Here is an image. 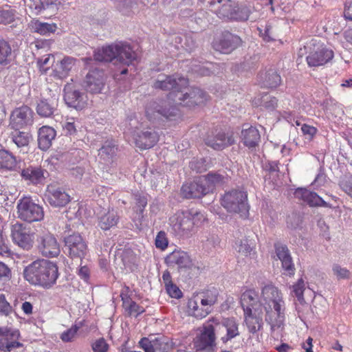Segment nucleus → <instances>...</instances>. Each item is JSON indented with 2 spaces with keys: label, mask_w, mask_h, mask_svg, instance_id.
<instances>
[{
  "label": "nucleus",
  "mask_w": 352,
  "mask_h": 352,
  "mask_svg": "<svg viewBox=\"0 0 352 352\" xmlns=\"http://www.w3.org/2000/svg\"><path fill=\"white\" fill-rule=\"evenodd\" d=\"M177 97V102L175 105H170L169 102L165 100L153 101L148 104L146 108V116L153 122H164L165 120H175L179 116V111L176 107L177 104H182L189 107L199 105L207 100V94L199 88L182 89L174 96Z\"/></svg>",
  "instance_id": "f257e3e1"
},
{
  "label": "nucleus",
  "mask_w": 352,
  "mask_h": 352,
  "mask_svg": "<svg viewBox=\"0 0 352 352\" xmlns=\"http://www.w3.org/2000/svg\"><path fill=\"white\" fill-rule=\"evenodd\" d=\"M260 304L265 311V320L272 331L283 327L285 302L280 291L273 284H267L261 288Z\"/></svg>",
  "instance_id": "f03ea898"
},
{
  "label": "nucleus",
  "mask_w": 352,
  "mask_h": 352,
  "mask_svg": "<svg viewBox=\"0 0 352 352\" xmlns=\"http://www.w3.org/2000/svg\"><path fill=\"white\" fill-rule=\"evenodd\" d=\"M25 279L30 284L50 288L55 284L58 276L56 265L46 259H39L25 267Z\"/></svg>",
  "instance_id": "7ed1b4c3"
},
{
  "label": "nucleus",
  "mask_w": 352,
  "mask_h": 352,
  "mask_svg": "<svg viewBox=\"0 0 352 352\" xmlns=\"http://www.w3.org/2000/svg\"><path fill=\"white\" fill-rule=\"evenodd\" d=\"M98 61L112 62L113 60L124 65H133L137 60L138 54L126 42H116L98 49L94 53Z\"/></svg>",
  "instance_id": "20e7f679"
},
{
  "label": "nucleus",
  "mask_w": 352,
  "mask_h": 352,
  "mask_svg": "<svg viewBox=\"0 0 352 352\" xmlns=\"http://www.w3.org/2000/svg\"><path fill=\"white\" fill-rule=\"evenodd\" d=\"M205 6L220 19L243 21L248 19L250 10L247 7H236L232 0H201Z\"/></svg>",
  "instance_id": "39448f33"
},
{
  "label": "nucleus",
  "mask_w": 352,
  "mask_h": 352,
  "mask_svg": "<svg viewBox=\"0 0 352 352\" xmlns=\"http://www.w3.org/2000/svg\"><path fill=\"white\" fill-rule=\"evenodd\" d=\"M203 217L198 212L191 210H179L169 218L170 231L179 237H189L192 235L197 224V219Z\"/></svg>",
  "instance_id": "423d86ee"
},
{
  "label": "nucleus",
  "mask_w": 352,
  "mask_h": 352,
  "mask_svg": "<svg viewBox=\"0 0 352 352\" xmlns=\"http://www.w3.org/2000/svg\"><path fill=\"white\" fill-rule=\"evenodd\" d=\"M128 132L131 135L135 146L140 149L153 147L159 140L157 133L153 129L145 128L135 118L129 120Z\"/></svg>",
  "instance_id": "0eeeda50"
},
{
  "label": "nucleus",
  "mask_w": 352,
  "mask_h": 352,
  "mask_svg": "<svg viewBox=\"0 0 352 352\" xmlns=\"http://www.w3.org/2000/svg\"><path fill=\"white\" fill-rule=\"evenodd\" d=\"M221 205L228 212L237 213L242 218L248 216L250 206L244 191L232 190L226 192L221 198Z\"/></svg>",
  "instance_id": "6e6552de"
},
{
  "label": "nucleus",
  "mask_w": 352,
  "mask_h": 352,
  "mask_svg": "<svg viewBox=\"0 0 352 352\" xmlns=\"http://www.w3.org/2000/svg\"><path fill=\"white\" fill-rule=\"evenodd\" d=\"M188 84V80L184 77L161 74L157 76V79L153 82V87L163 91L170 90L171 91L168 94V98L173 100L175 104H176L178 98L177 97L172 96L171 94L174 93V96L176 95L179 91H182V89H185Z\"/></svg>",
  "instance_id": "1a4fd4ad"
},
{
  "label": "nucleus",
  "mask_w": 352,
  "mask_h": 352,
  "mask_svg": "<svg viewBox=\"0 0 352 352\" xmlns=\"http://www.w3.org/2000/svg\"><path fill=\"white\" fill-rule=\"evenodd\" d=\"M13 243L24 250H30L34 243V232L28 224L16 222L11 226Z\"/></svg>",
  "instance_id": "9d476101"
},
{
  "label": "nucleus",
  "mask_w": 352,
  "mask_h": 352,
  "mask_svg": "<svg viewBox=\"0 0 352 352\" xmlns=\"http://www.w3.org/2000/svg\"><path fill=\"white\" fill-rule=\"evenodd\" d=\"M18 217L21 220L31 223L43 219V208L28 198H23L17 204Z\"/></svg>",
  "instance_id": "9b49d317"
},
{
  "label": "nucleus",
  "mask_w": 352,
  "mask_h": 352,
  "mask_svg": "<svg viewBox=\"0 0 352 352\" xmlns=\"http://www.w3.org/2000/svg\"><path fill=\"white\" fill-rule=\"evenodd\" d=\"M217 329L212 318L203 325L201 334L195 340V346L197 350L211 349L215 346Z\"/></svg>",
  "instance_id": "f8f14e48"
},
{
  "label": "nucleus",
  "mask_w": 352,
  "mask_h": 352,
  "mask_svg": "<svg viewBox=\"0 0 352 352\" xmlns=\"http://www.w3.org/2000/svg\"><path fill=\"white\" fill-rule=\"evenodd\" d=\"M167 265L172 267H176L179 272H187L198 270V268L194 265L192 259L187 252L176 250L173 251L166 258Z\"/></svg>",
  "instance_id": "ddd939ff"
},
{
  "label": "nucleus",
  "mask_w": 352,
  "mask_h": 352,
  "mask_svg": "<svg viewBox=\"0 0 352 352\" xmlns=\"http://www.w3.org/2000/svg\"><path fill=\"white\" fill-rule=\"evenodd\" d=\"M33 111L28 106L14 109L10 116L9 126L12 129H23L33 124Z\"/></svg>",
  "instance_id": "4468645a"
},
{
  "label": "nucleus",
  "mask_w": 352,
  "mask_h": 352,
  "mask_svg": "<svg viewBox=\"0 0 352 352\" xmlns=\"http://www.w3.org/2000/svg\"><path fill=\"white\" fill-rule=\"evenodd\" d=\"M65 248L69 256L72 258L82 259L87 252L85 241L79 234H73L64 239Z\"/></svg>",
  "instance_id": "2eb2a0df"
},
{
  "label": "nucleus",
  "mask_w": 352,
  "mask_h": 352,
  "mask_svg": "<svg viewBox=\"0 0 352 352\" xmlns=\"http://www.w3.org/2000/svg\"><path fill=\"white\" fill-rule=\"evenodd\" d=\"M39 252L45 257H56L60 254V245L55 236L48 232H43L37 239Z\"/></svg>",
  "instance_id": "dca6fc26"
},
{
  "label": "nucleus",
  "mask_w": 352,
  "mask_h": 352,
  "mask_svg": "<svg viewBox=\"0 0 352 352\" xmlns=\"http://www.w3.org/2000/svg\"><path fill=\"white\" fill-rule=\"evenodd\" d=\"M44 196L45 201L55 208L63 207L70 201V196L56 184L48 185Z\"/></svg>",
  "instance_id": "f3484780"
},
{
  "label": "nucleus",
  "mask_w": 352,
  "mask_h": 352,
  "mask_svg": "<svg viewBox=\"0 0 352 352\" xmlns=\"http://www.w3.org/2000/svg\"><path fill=\"white\" fill-rule=\"evenodd\" d=\"M212 319L217 329V335L221 336L223 342L226 343L239 334L238 324L234 318H224L221 322L216 318Z\"/></svg>",
  "instance_id": "a211bd4d"
},
{
  "label": "nucleus",
  "mask_w": 352,
  "mask_h": 352,
  "mask_svg": "<svg viewBox=\"0 0 352 352\" xmlns=\"http://www.w3.org/2000/svg\"><path fill=\"white\" fill-rule=\"evenodd\" d=\"M139 344L145 352H168L173 347L172 340L165 336H160L153 340L143 338Z\"/></svg>",
  "instance_id": "6ab92c4d"
},
{
  "label": "nucleus",
  "mask_w": 352,
  "mask_h": 352,
  "mask_svg": "<svg viewBox=\"0 0 352 352\" xmlns=\"http://www.w3.org/2000/svg\"><path fill=\"white\" fill-rule=\"evenodd\" d=\"M241 38L228 32H223L220 38L213 43V48L223 54H230L241 45Z\"/></svg>",
  "instance_id": "aec40b11"
},
{
  "label": "nucleus",
  "mask_w": 352,
  "mask_h": 352,
  "mask_svg": "<svg viewBox=\"0 0 352 352\" xmlns=\"http://www.w3.org/2000/svg\"><path fill=\"white\" fill-rule=\"evenodd\" d=\"M64 100L70 107L82 109L87 103V96L77 90L73 84L67 83L64 87Z\"/></svg>",
  "instance_id": "412c9836"
},
{
  "label": "nucleus",
  "mask_w": 352,
  "mask_h": 352,
  "mask_svg": "<svg viewBox=\"0 0 352 352\" xmlns=\"http://www.w3.org/2000/svg\"><path fill=\"white\" fill-rule=\"evenodd\" d=\"M104 86V74L102 70L94 69L89 71L84 80V87L91 94H99Z\"/></svg>",
  "instance_id": "4be33fe9"
},
{
  "label": "nucleus",
  "mask_w": 352,
  "mask_h": 352,
  "mask_svg": "<svg viewBox=\"0 0 352 352\" xmlns=\"http://www.w3.org/2000/svg\"><path fill=\"white\" fill-rule=\"evenodd\" d=\"M182 195L186 199H199L208 194L201 177L193 182L184 184L181 188Z\"/></svg>",
  "instance_id": "5701e85b"
},
{
  "label": "nucleus",
  "mask_w": 352,
  "mask_h": 352,
  "mask_svg": "<svg viewBox=\"0 0 352 352\" xmlns=\"http://www.w3.org/2000/svg\"><path fill=\"white\" fill-rule=\"evenodd\" d=\"M207 146L214 150H223L234 143L232 132L219 131L215 134L208 135L205 139Z\"/></svg>",
  "instance_id": "b1692460"
},
{
  "label": "nucleus",
  "mask_w": 352,
  "mask_h": 352,
  "mask_svg": "<svg viewBox=\"0 0 352 352\" xmlns=\"http://www.w3.org/2000/svg\"><path fill=\"white\" fill-rule=\"evenodd\" d=\"M19 337V331L0 327V350L10 351L21 346V343L17 341Z\"/></svg>",
  "instance_id": "393cba45"
},
{
  "label": "nucleus",
  "mask_w": 352,
  "mask_h": 352,
  "mask_svg": "<svg viewBox=\"0 0 352 352\" xmlns=\"http://www.w3.org/2000/svg\"><path fill=\"white\" fill-rule=\"evenodd\" d=\"M333 57V52L324 47L319 46L311 52L307 57V61L310 67L323 65Z\"/></svg>",
  "instance_id": "a878e982"
},
{
  "label": "nucleus",
  "mask_w": 352,
  "mask_h": 352,
  "mask_svg": "<svg viewBox=\"0 0 352 352\" xmlns=\"http://www.w3.org/2000/svg\"><path fill=\"white\" fill-rule=\"evenodd\" d=\"M275 250L276 256L281 261L284 274L289 276H293L296 268L287 247L285 245H275Z\"/></svg>",
  "instance_id": "bb28decb"
},
{
  "label": "nucleus",
  "mask_w": 352,
  "mask_h": 352,
  "mask_svg": "<svg viewBox=\"0 0 352 352\" xmlns=\"http://www.w3.org/2000/svg\"><path fill=\"white\" fill-rule=\"evenodd\" d=\"M187 308L188 315L197 319H202L212 311V308L202 303L195 296L188 300Z\"/></svg>",
  "instance_id": "cd10ccee"
},
{
  "label": "nucleus",
  "mask_w": 352,
  "mask_h": 352,
  "mask_svg": "<svg viewBox=\"0 0 352 352\" xmlns=\"http://www.w3.org/2000/svg\"><path fill=\"white\" fill-rule=\"evenodd\" d=\"M240 302L244 314H250L253 310L256 311L260 307L258 294L254 289H248L242 293Z\"/></svg>",
  "instance_id": "c85d7f7f"
},
{
  "label": "nucleus",
  "mask_w": 352,
  "mask_h": 352,
  "mask_svg": "<svg viewBox=\"0 0 352 352\" xmlns=\"http://www.w3.org/2000/svg\"><path fill=\"white\" fill-rule=\"evenodd\" d=\"M295 196L299 199H302L308 205L311 207L314 206H323L331 208V206L327 203L322 197L317 193L310 191L307 189L300 188L296 190Z\"/></svg>",
  "instance_id": "c756f323"
},
{
  "label": "nucleus",
  "mask_w": 352,
  "mask_h": 352,
  "mask_svg": "<svg viewBox=\"0 0 352 352\" xmlns=\"http://www.w3.org/2000/svg\"><path fill=\"white\" fill-rule=\"evenodd\" d=\"M76 59L70 56H65L61 60L57 61L54 65V76L60 79L66 78L74 67Z\"/></svg>",
  "instance_id": "7c9ffc66"
},
{
  "label": "nucleus",
  "mask_w": 352,
  "mask_h": 352,
  "mask_svg": "<svg viewBox=\"0 0 352 352\" xmlns=\"http://www.w3.org/2000/svg\"><path fill=\"white\" fill-rule=\"evenodd\" d=\"M56 135V131L52 127L48 126L41 127L38 132V147L43 151L47 150L52 146Z\"/></svg>",
  "instance_id": "2f4dec72"
},
{
  "label": "nucleus",
  "mask_w": 352,
  "mask_h": 352,
  "mask_svg": "<svg viewBox=\"0 0 352 352\" xmlns=\"http://www.w3.org/2000/svg\"><path fill=\"white\" fill-rule=\"evenodd\" d=\"M240 138L245 146L254 148L258 145L261 135L257 129L250 126L242 129Z\"/></svg>",
  "instance_id": "473e14b6"
},
{
  "label": "nucleus",
  "mask_w": 352,
  "mask_h": 352,
  "mask_svg": "<svg viewBox=\"0 0 352 352\" xmlns=\"http://www.w3.org/2000/svg\"><path fill=\"white\" fill-rule=\"evenodd\" d=\"M56 99L54 98L41 99L37 103L36 112L43 118H49L56 110Z\"/></svg>",
  "instance_id": "72a5a7b5"
},
{
  "label": "nucleus",
  "mask_w": 352,
  "mask_h": 352,
  "mask_svg": "<svg viewBox=\"0 0 352 352\" xmlns=\"http://www.w3.org/2000/svg\"><path fill=\"white\" fill-rule=\"evenodd\" d=\"M28 7L35 14H42L47 10H52V14L57 12V4L54 0H33L30 2Z\"/></svg>",
  "instance_id": "f704fd0d"
},
{
  "label": "nucleus",
  "mask_w": 352,
  "mask_h": 352,
  "mask_svg": "<svg viewBox=\"0 0 352 352\" xmlns=\"http://www.w3.org/2000/svg\"><path fill=\"white\" fill-rule=\"evenodd\" d=\"M119 221V216L114 210H109L98 219V226L103 230H108L115 227Z\"/></svg>",
  "instance_id": "c9c22d12"
},
{
  "label": "nucleus",
  "mask_w": 352,
  "mask_h": 352,
  "mask_svg": "<svg viewBox=\"0 0 352 352\" xmlns=\"http://www.w3.org/2000/svg\"><path fill=\"white\" fill-rule=\"evenodd\" d=\"M201 178L206 188H208V194L212 192L216 186L225 183L226 179L223 175L217 173H209Z\"/></svg>",
  "instance_id": "e433bc0d"
},
{
  "label": "nucleus",
  "mask_w": 352,
  "mask_h": 352,
  "mask_svg": "<svg viewBox=\"0 0 352 352\" xmlns=\"http://www.w3.org/2000/svg\"><path fill=\"white\" fill-rule=\"evenodd\" d=\"M219 290L215 287L208 289L196 294L195 296L201 300V302L213 309V306L218 301Z\"/></svg>",
  "instance_id": "4c0bfd02"
},
{
  "label": "nucleus",
  "mask_w": 352,
  "mask_h": 352,
  "mask_svg": "<svg viewBox=\"0 0 352 352\" xmlns=\"http://www.w3.org/2000/svg\"><path fill=\"white\" fill-rule=\"evenodd\" d=\"M43 170L41 168L29 167L21 172L22 177L31 184L40 183L44 178Z\"/></svg>",
  "instance_id": "58836bf2"
},
{
  "label": "nucleus",
  "mask_w": 352,
  "mask_h": 352,
  "mask_svg": "<svg viewBox=\"0 0 352 352\" xmlns=\"http://www.w3.org/2000/svg\"><path fill=\"white\" fill-rule=\"evenodd\" d=\"M118 151L117 145L114 141H106L98 151V155L106 162H110L116 155Z\"/></svg>",
  "instance_id": "ea45409f"
},
{
  "label": "nucleus",
  "mask_w": 352,
  "mask_h": 352,
  "mask_svg": "<svg viewBox=\"0 0 352 352\" xmlns=\"http://www.w3.org/2000/svg\"><path fill=\"white\" fill-rule=\"evenodd\" d=\"M208 14L204 11H199L198 12L194 13L192 10L190 8L182 9L179 13V17L181 20L187 21L192 22H197L198 21H209L208 18Z\"/></svg>",
  "instance_id": "a19ab883"
},
{
  "label": "nucleus",
  "mask_w": 352,
  "mask_h": 352,
  "mask_svg": "<svg viewBox=\"0 0 352 352\" xmlns=\"http://www.w3.org/2000/svg\"><path fill=\"white\" fill-rule=\"evenodd\" d=\"M120 296L123 301V307L129 316L137 317L144 311V309L142 307L129 298L123 292L121 293Z\"/></svg>",
  "instance_id": "79ce46f5"
},
{
  "label": "nucleus",
  "mask_w": 352,
  "mask_h": 352,
  "mask_svg": "<svg viewBox=\"0 0 352 352\" xmlns=\"http://www.w3.org/2000/svg\"><path fill=\"white\" fill-rule=\"evenodd\" d=\"M12 50L10 43L0 37V66H6L10 63Z\"/></svg>",
  "instance_id": "37998d69"
},
{
  "label": "nucleus",
  "mask_w": 352,
  "mask_h": 352,
  "mask_svg": "<svg viewBox=\"0 0 352 352\" xmlns=\"http://www.w3.org/2000/svg\"><path fill=\"white\" fill-rule=\"evenodd\" d=\"M263 85L270 88H275L280 84V75L273 69H270L265 73Z\"/></svg>",
  "instance_id": "c03bdc74"
},
{
  "label": "nucleus",
  "mask_w": 352,
  "mask_h": 352,
  "mask_svg": "<svg viewBox=\"0 0 352 352\" xmlns=\"http://www.w3.org/2000/svg\"><path fill=\"white\" fill-rule=\"evenodd\" d=\"M21 129H14L10 134L13 142L19 147H23L28 145L30 135L25 131H21Z\"/></svg>",
  "instance_id": "a18cd8bd"
},
{
  "label": "nucleus",
  "mask_w": 352,
  "mask_h": 352,
  "mask_svg": "<svg viewBox=\"0 0 352 352\" xmlns=\"http://www.w3.org/2000/svg\"><path fill=\"white\" fill-rule=\"evenodd\" d=\"M15 166V157L6 150H0V167L6 169H12Z\"/></svg>",
  "instance_id": "49530a36"
},
{
  "label": "nucleus",
  "mask_w": 352,
  "mask_h": 352,
  "mask_svg": "<svg viewBox=\"0 0 352 352\" xmlns=\"http://www.w3.org/2000/svg\"><path fill=\"white\" fill-rule=\"evenodd\" d=\"M82 327V322L72 325L71 328L61 333L60 336V339L64 342H73L77 336V332Z\"/></svg>",
  "instance_id": "de8ad7c7"
},
{
  "label": "nucleus",
  "mask_w": 352,
  "mask_h": 352,
  "mask_svg": "<svg viewBox=\"0 0 352 352\" xmlns=\"http://www.w3.org/2000/svg\"><path fill=\"white\" fill-rule=\"evenodd\" d=\"M245 322L249 331L255 333L261 327L262 320L256 316H253L252 312L250 314H245Z\"/></svg>",
  "instance_id": "09e8293b"
},
{
  "label": "nucleus",
  "mask_w": 352,
  "mask_h": 352,
  "mask_svg": "<svg viewBox=\"0 0 352 352\" xmlns=\"http://www.w3.org/2000/svg\"><path fill=\"white\" fill-rule=\"evenodd\" d=\"M15 20L21 19L14 10L8 7L0 10V22H14Z\"/></svg>",
  "instance_id": "8fccbe9b"
},
{
  "label": "nucleus",
  "mask_w": 352,
  "mask_h": 352,
  "mask_svg": "<svg viewBox=\"0 0 352 352\" xmlns=\"http://www.w3.org/2000/svg\"><path fill=\"white\" fill-rule=\"evenodd\" d=\"M34 25L32 29L42 35L54 32L56 29V23H34Z\"/></svg>",
  "instance_id": "3c124183"
},
{
  "label": "nucleus",
  "mask_w": 352,
  "mask_h": 352,
  "mask_svg": "<svg viewBox=\"0 0 352 352\" xmlns=\"http://www.w3.org/2000/svg\"><path fill=\"white\" fill-rule=\"evenodd\" d=\"M235 249L243 256H248L252 250V248L247 239H239L235 242Z\"/></svg>",
  "instance_id": "603ef678"
},
{
  "label": "nucleus",
  "mask_w": 352,
  "mask_h": 352,
  "mask_svg": "<svg viewBox=\"0 0 352 352\" xmlns=\"http://www.w3.org/2000/svg\"><path fill=\"white\" fill-rule=\"evenodd\" d=\"M305 290V282L300 278L298 282L292 286V292L294 294V296L297 298V300L300 304L305 302L303 293Z\"/></svg>",
  "instance_id": "864d4df0"
},
{
  "label": "nucleus",
  "mask_w": 352,
  "mask_h": 352,
  "mask_svg": "<svg viewBox=\"0 0 352 352\" xmlns=\"http://www.w3.org/2000/svg\"><path fill=\"white\" fill-rule=\"evenodd\" d=\"M332 271L338 279H348L350 277V272L346 268L342 267L338 264H333Z\"/></svg>",
  "instance_id": "5fc2aeb1"
},
{
  "label": "nucleus",
  "mask_w": 352,
  "mask_h": 352,
  "mask_svg": "<svg viewBox=\"0 0 352 352\" xmlns=\"http://www.w3.org/2000/svg\"><path fill=\"white\" fill-rule=\"evenodd\" d=\"M91 347L94 352H107L109 344L103 338H100L93 342Z\"/></svg>",
  "instance_id": "6e6d98bb"
},
{
  "label": "nucleus",
  "mask_w": 352,
  "mask_h": 352,
  "mask_svg": "<svg viewBox=\"0 0 352 352\" xmlns=\"http://www.w3.org/2000/svg\"><path fill=\"white\" fill-rule=\"evenodd\" d=\"M302 223V219L300 215L297 214H292L287 217V227L291 229H296L300 227Z\"/></svg>",
  "instance_id": "4d7b16f0"
},
{
  "label": "nucleus",
  "mask_w": 352,
  "mask_h": 352,
  "mask_svg": "<svg viewBox=\"0 0 352 352\" xmlns=\"http://www.w3.org/2000/svg\"><path fill=\"white\" fill-rule=\"evenodd\" d=\"M204 248L210 250L219 243V239L216 234H208L206 239L202 241Z\"/></svg>",
  "instance_id": "13d9d810"
},
{
  "label": "nucleus",
  "mask_w": 352,
  "mask_h": 352,
  "mask_svg": "<svg viewBox=\"0 0 352 352\" xmlns=\"http://www.w3.org/2000/svg\"><path fill=\"white\" fill-rule=\"evenodd\" d=\"M277 99L269 95H265L262 97V105L267 109L273 110L277 106Z\"/></svg>",
  "instance_id": "bf43d9fd"
},
{
  "label": "nucleus",
  "mask_w": 352,
  "mask_h": 352,
  "mask_svg": "<svg viewBox=\"0 0 352 352\" xmlns=\"http://www.w3.org/2000/svg\"><path fill=\"white\" fill-rule=\"evenodd\" d=\"M340 188L352 197V176L346 177L340 182Z\"/></svg>",
  "instance_id": "052dcab7"
},
{
  "label": "nucleus",
  "mask_w": 352,
  "mask_h": 352,
  "mask_svg": "<svg viewBox=\"0 0 352 352\" xmlns=\"http://www.w3.org/2000/svg\"><path fill=\"white\" fill-rule=\"evenodd\" d=\"M155 245L157 248L164 250L168 246V239L164 232L160 231L155 238Z\"/></svg>",
  "instance_id": "680f3d73"
},
{
  "label": "nucleus",
  "mask_w": 352,
  "mask_h": 352,
  "mask_svg": "<svg viewBox=\"0 0 352 352\" xmlns=\"http://www.w3.org/2000/svg\"><path fill=\"white\" fill-rule=\"evenodd\" d=\"M12 311V307L6 300L4 294H0V314L8 316Z\"/></svg>",
  "instance_id": "e2e57ef3"
},
{
  "label": "nucleus",
  "mask_w": 352,
  "mask_h": 352,
  "mask_svg": "<svg viewBox=\"0 0 352 352\" xmlns=\"http://www.w3.org/2000/svg\"><path fill=\"white\" fill-rule=\"evenodd\" d=\"M205 162L206 161L204 159H200L195 162H191L190 164V168L198 173L205 171L206 170V166L204 164Z\"/></svg>",
  "instance_id": "0e129e2a"
},
{
  "label": "nucleus",
  "mask_w": 352,
  "mask_h": 352,
  "mask_svg": "<svg viewBox=\"0 0 352 352\" xmlns=\"http://www.w3.org/2000/svg\"><path fill=\"white\" fill-rule=\"evenodd\" d=\"M166 289L172 298H178L181 296L182 292L175 284L172 283L166 286Z\"/></svg>",
  "instance_id": "69168bd1"
},
{
  "label": "nucleus",
  "mask_w": 352,
  "mask_h": 352,
  "mask_svg": "<svg viewBox=\"0 0 352 352\" xmlns=\"http://www.w3.org/2000/svg\"><path fill=\"white\" fill-rule=\"evenodd\" d=\"M302 132L304 135H307V138L311 140L316 135L317 129L312 126L303 124L301 127Z\"/></svg>",
  "instance_id": "338daca9"
},
{
  "label": "nucleus",
  "mask_w": 352,
  "mask_h": 352,
  "mask_svg": "<svg viewBox=\"0 0 352 352\" xmlns=\"http://www.w3.org/2000/svg\"><path fill=\"white\" fill-rule=\"evenodd\" d=\"M257 29L259 32V34L263 38L265 41H270L273 39L271 32V28L270 25H265L263 30L261 27H258Z\"/></svg>",
  "instance_id": "774afa93"
}]
</instances>
